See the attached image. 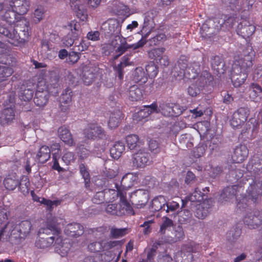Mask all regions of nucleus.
<instances>
[{"label":"nucleus","instance_id":"0eeeda50","mask_svg":"<svg viewBox=\"0 0 262 262\" xmlns=\"http://www.w3.org/2000/svg\"><path fill=\"white\" fill-rule=\"evenodd\" d=\"M250 114V111L247 107H241L235 112L231 119L230 124L233 127H238L243 124L247 120Z\"/></svg>","mask_w":262,"mask_h":262},{"label":"nucleus","instance_id":"680f3d73","mask_svg":"<svg viewBox=\"0 0 262 262\" xmlns=\"http://www.w3.org/2000/svg\"><path fill=\"white\" fill-rule=\"evenodd\" d=\"M160 110L158 111H161V113L165 116H172V103H162L160 106Z\"/></svg>","mask_w":262,"mask_h":262},{"label":"nucleus","instance_id":"20e7f679","mask_svg":"<svg viewBox=\"0 0 262 262\" xmlns=\"http://www.w3.org/2000/svg\"><path fill=\"white\" fill-rule=\"evenodd\" d=\"M254 57V50L252 48L248 47L242 54L235 59L232 68L249 73L253 66Z\"/></svg>","mask_w":262,"mask_h":262},{"label":"nucleus","instance_id":"6ab92c4d","mask_svg":"<svg viewBox=\"0 0 262 262\" xmlns=\"http://www.w3.org/2000/svg\"><path fill=\"white\" fill-rule=\"evenodd\" d=\"M258 127V123L256 120L250 119L242 129L241 135L243 137L251 139L253 138L256 133Z\"/></svg>","mask_w":262,"mask_h":262},{"label":"nucleus","instance_id":"39448f33","mask_svg":"<svg viewBox=\"0 0 262 262\" xmlns=\"http://www.w3.org/2000/svg\"><path fill=\"white\" fill-rule=\"evenodd\" d=\"M133 166L136 168H144L152 162L149 154L145 149H140L132 156Z\"/></svg>","mask_w":262,"mask_h":262},{"label":"nucleus","instance_id":"412c9836","mask_svg":"<svg viewBox=\"0 0 262 262\" xmlns=\"http://www.w3.org/2000/svg\"><path fill=\"white\" fill-rule=\"evenodd\" d=\"M248 73L232 68L231 79L235 87H239L243 84L247 78Z\"/></svg>","mask_w":262,"mask_h":262},{"label":"nucleus","instance_id":"7c9ffc66","mask_svg":"<svg viewBox=\"0 0 262 262\" xmlns=\"http://www.w3.org/2000/svg\"><path fill=\"white\" fill-rule=\"evenodd\" d=\"M188 66L186 58L184 56H181L173 68L172 72L178 73L177 76L181 77L183 76L184 72H185Z\"/></svg>","mask_w":262,"mask_h":262},{"label":"nucleus","instance_id":"c03bdc74","mask_svg":"<svg viewBox=\"0 0 262 262\" xmlns=\"http://www.w3.org/2000/svg\"><path fill=\"white\" fill-rule=\"evenodd\" d=\"M122 113L119 111L112 113L108 122L109 127L112 129L117 127L119 125Z\"/></svg>","mask_w":262,"mask_h":262},{"label":"nucleus","instance_id":"69168bd1","mask_svg":"<svg viewBox=\"0 0 262 262\" xmlns=\"http://www.w3.org/2000/svg\"><path fill=\"white\" fill-rule=\"evenodd\" d=\"M80 53H79L76 50H72L69 53L68 62L73 64L76 63L80 58Z\"/></svg>","mask_w":262,"mask_h":262},{"label":"nucleus","instance_id":"bb28decb","mask_svg":"<svg viewBox=\"0 0 262 262\" xmlns=\"http://www.w3.org/2000/svg\"><path fill=\"white\" fill-rule=\"evenodd\" d=\"M64 233L70 236H80L83 233V228L77 223L69 224L66 227Z\"/></svg>","mask_w":262,"mask_h":262},{"label":"nucleus","instance_id":"de8ad7c7","mask_svg":"<svg viewBox=\"0 0 262 262\" xmlns=\"http://www.w3.org/2000/svg\"><path fill=\"white\" fill-rule=\"evenodd\" d=\"M207 206V205L204 203L197 206L195 212V215L196 217L203 220L208 215L209 210Z\"/></svg>","mask_w":262,"mask_h":262},{"label":"nucleus","instance_id":"58836bf2","mask_svg":"<svg viewBox=\"0 0 262 262\" xmlns=\"http://www.w3.org/2000/svg\"><path fill=\"white\" fill-rule=\"evenodd\" d=\"M166 199L164 196L159 195L153 199L151 204V209L152 211H158L162 209L165 210Z\"/></svg>","mask_w":262,"mask_h":262},{"label":"nucleus","instance_id":"f8f14e48","mask_svg":"<svg viewBox=\"0 0 262 262\" xmlns=\"http://www.w3.org/2000/svg\"><path fill=\"white\" fill-rule=\"evenodd\" d=\"M29 6L30 3L28 0H11L9 4V8L13 10L17 15L26 14Z\"/></svg>","mask_w":262,"mask_h":262},{"label":"nucleus","instance_id":"f3484780","mask_svg":"<svg viewBox=\"0 0 262 262\" xmlns=\"http://www.w3.org/2000/svg\"><path fill=\"white\" fill-rule=\"evenodd\" d=\"M70 5L71 9L75 12L78 18L82 21H85L88 17L87 10L85 6L80 0H71Z\"/></svg>","mask_w":262,"mask_h":262},{"label":"nucleus","instance_id":"9d476101","mask_svg":"<svg viewBox=\"0 0 262 262\" xmlns=\"http://www.w3.org/2000/svg\"><path fill=\"white\" fill-rule=\"evenodd\" d=\"M241 188L238 185H234L224 188L220 195V201L222 203L232 202L236 198V194L239 191Z\"/></svg>","mask_w":262,"mask_h":262},{"label":"nucleus","instance_id":"dca6fc26","mask_svg":"<svg viewBox=\"0 0 262 262\" xmlns=\"http://www.w3.org/2000/svg\"><path fill=\"white\" fill-rule=\"evenodd\" d=\"M130 198L133 204L138 207H142L148 202V192L145 190L138 189L132 193Z\"/></svg>","mask_w":262,"mask_h":262},{"label":"nucleus","instance_id":"5fc2aeb1","mask_svg":"<svg viewBox=\"0 0 262 262\" xmlns=\"http://www.w3.org/2000/svg\"><path fill=\"white\" fill-rule=\"evenodd\" d=\"M30 185L29 179L27 177L23 176L20 180L19 179V185L18 187L21 192L28 193Z\"/></svg>","mask_w":262,"mask_h":262},{"label":"nucleus","instance_id":"864d4df0","mask_svg":"<svg viewBox=\"0 0 262 262\" xmlns=\"http://www.w3.org/2000/svg\"><path fill=\"white\" fill-rule=\"evenodd\" d=\"M33 95V91L32 89L21 87L19 94V97L21 100L28 101L32 98Z\"/></svg>","mask_w":262,"mask_h":262},{"label":"nucleus","instance_id":"7ed1b4c3","mask_svg":"<svg viewBox=\"0 0 262 262\" xmlns=\"http://www.w3.org/2000/svg\"><path fill=\"white\" fill-rule=\"evenodd\" d=\"M62 238L48 228H40L38 231V238L36 241V246L40 249H45L55 244L61 243Z\"/></svg>","mask_w":262,"mask_h":262},{"label":"nucleus","instance_id":"a19ab883","mask_svg":"<svg viewBox=\"0 0 262 262\" xmlns=\"http://www.w3.org/2000/svg\"><path fill=\"white\" fill-rule=\"evenodd\" d=\"M128 96L132 101L140 100L143 96L142 91L137 85H132L129 89Z\"/></svg>","mask_w":262,"mask_h":262},{"label":"nucleus","instance_id":"393cba45","mask_svg":"<svg viewBox=\"0 0 262 262\" xmlns=\"http://www.w3.org/2000/svg\"><path fill=\"white\" fill-rule=\"evenodd\" d=\"M146 41L144 38H142L138 42L135 44L129 45L125 40V38H124L121 44L117 47V52L119 53L118 56L122 55L127 50L129 49H133L135 50L143 47L146 43Z\"/></svg>","mask_w":262,"mask_h":262},{"label":"nucleus","instance_id":"5701e85b","mask_svg":"<svg viewBox=\"0 0 262 262\" xmlns=\"http://www.w3.org/2000/svg\"><path fill=\"white\" fill-rule=\"evenodd\" d=\"M13 104L10 107H6L1 113L0 116V123L3 125H8L15 119V112L13 107Z\"/></svg>","mask_w":262,"mask_h":262},{"label":"nucleus","instance_id":"f257e3e1","mask_svg":"<svg viewBox=\"0 0 262 262\" xmlns=\"http://www.w3.org/2000/svg\"><path fill=\"white\" fill-rule=\"evenodd\" d=\"M58 75L52 72L49 77L38 81L34 98V102L37 106L43 107L46 105L50 94L54 93L58 86Z\"/></svg>","mask_w":262,"mask_h":262},{"label":"nucleus","instance_id":"ea45409f","mask_svg":"<svg viewBox=\"0 0 262 262\" xmlns=\"http://www.w3.org/2000/svg\"><path fill=\"white\" fill-rule=\"evenodd\" d=\"M51 156V150L47 146H42L38 152L36 158L38 161L41 163H45Z\"/></svg>","mask_w":262,"mask_h":262},{"label":"nucleus","instance_id":"2eb2a0df","mask_svg":"<svg viewBox=\"0 0 262 262\" xmlns=\"http://www.w3.org/2000/svg\"><path fill=\"white\" fill-rule=\"evenodd\" d=\"M102 29L108 36L120 34L121 32L120 23L115 19H110L103 24Z\"/></svg>","mask_w":262,"mask_h":262},{"label":"nucleus","instance_id":"ddd939ff","mask_svg":"<svg viewBox=\"0 0 262 262\" xmlns=\"http://www.w3.org/2000/svg\"><path fill=\"white\" fill-rule=\"evenodd\" d=\"M193 248L191 245H185L182 250L177 252L174 256L176 262H192L193 261Z\"/></svg>","mask_w":262,"mask_h":262},{"label":"nucleus","instance_id":"338daca9","mask_svg":"<svg viewBox=\"0 0 262 262\" xmlns=\"http://www.w3.org/2000/svg\"><path fill=\"white\" fill-rule=\"evenodd\" d=\"M92 202L95 204H100L103 203L105 201V193L103 191L96 193L92 199Z\"/></svg>","mask_w":262,"mask_h":262},{"label":"nucleus","instance_id":"cd10ccee","mask_svg":"<svg viewBox=\"0 0 262 262\" xmlns=\"http://www.w3.org/2000/svg\"><path fill=\"white\" fill-rule=\"evenodd\" d=\"M4 185L8 190H13L19 185V177L15 173L8 174L4 180Z\"/></svg>","mask_w":262,"mask_h":262},{"label":"nucleus","instance_id":"4c0bfd02","mask_svg":"<svg viewBox=\"0 0 262 262\" xmlns=\"http://www.w3.org/2000/svg\"><path fill=\"white\" fill-rule=\"evenodd\" d=\"M133 80L136 83H144L147 80V76L142 67L137 68L133 74Z\"/></svg>","mask_w":262,"mask_h":262},{"label":"nucleus","instance_id":"9b49d317","mask_svg":"<svg viewBox=\"0 0 262 262\" xmlns=\"http://www.w3.org/2000/svg\"><path fill=\"white\" fill-rule=\"evenodd\" d=\"M262 194V182L259 180H253L249 183L247 190V196L249 199L255 201Z\"/></svg>","mask_w":262,"mask_h":262},{"label":"nucleus","instance_id":"a18cd8bd","mask_svg":"<svg viewBox=\"0 0 262 262\" xmlns=\"http://www.w3.org/2000/svg\"><path fill=\"white\" fill-rule=\"evenodd\" d=\"M179 202H182V208L185 207L186 203L184 200L180 199H177V201H171L168 202H166L165 204L166 209L165 210L166 212L169 211H174L180 208Z\"/></svg>","mask_w":262,"mask_h":262},{"label":"nucleus","instance_id":"a211bd4d","mask_svg":"<svg viewBox=\"0 0 262 262\" xmlns=\"http://www.w3.org/2000/svg\"><path fill=\"white\" fill-rule=\"evenodd\" d=\"M247 169L254 174L261 173L262 172V155L254 156L247 164Z\"/></svg>","mask_w":262,"mask_h":262},{"label":"nucleus","instance_id":"1a4fd4ad","mask_svg":"<svg viewBox=\"0 0 262 262\" xmlns=\"http://www.w3.org/2000/svg\"><path fill=\"white\" fill-rule=\"evenodd\" d=\"M117 195L120 198V203L118 205V215L124 214L130 209V206L125 197V192L122 190L118 184H115Z\"/></svg>","mask_w":262,"mask_h":262},{"label":"nucleus","instance_id":"a878e982","mask_svg":"<svg viewBox=\"0 0 262 262\" xmlns=\"http://www.w3.org/2000/svg\"><path fill=\"white\" fill-rule=\"evenodd\" d=\"M248 149L245 145H240L234 149L232 159L236 163H241L248 157Z\"/></svg>","mask_w":262,"mask_h":262},{"label":"nucleus","instance_id":"3c124183","mask_svg":"<svg viewBox=\"0 0 262 262\" xmlns=\"http://www.w3.org/2000/svg\"><path fill=\"white\" fill-rule=\"evenodd\" d=\"M79 170L81 175L84 180L85 186L88 188L90 186V183L91 181L90 175L86 166L83 163L79 165Z\"/></svg>","mask_w":262,"mask_h":262},{"label":"nucleus","instance_id":"473e14b6","mask_svg":"<svg viewBox=\"0 0 262 262\" xmlns=\"http://www.w3.org/2000/svg\"><path fill=\"white\" fill-rule=\"evenodd\" d=\"M58 135L61 140L65 143L72 146L75 144L70 130L64 126L58 128Z\"/></svg>","mask_w":262,"mask_h":262},{"label":"nucleus","instance_id":"6e6d98bb","mask_svg":"<svg viewBox=\"0 0 262 262\" xmlns=\"http://www.w3.org/2000/svg\"><path fill=\"white\" fill-rule=\"evenodd\" d=\"M95 78V75L91 69L84 70L83 73V80L85 85L91 84Z\"/></svg>","mask_w":262,"mask_h":262},{"label":"nucleus","instance_id":"4468645a","mask_svg":"<svg viewBox=\"0 0 262 262\" xmlns=\"http://www.w3.org/2000/svg\"><path fill=\"white\" fill-rule=\"evenodd\" d=\"M85 137L89 139L94 140L96 138L103 139L105 135L102 128L95 124H89L84 130Z\"/></svg>","mask_w":262,"mask_h":262},{"label":"nucleus","instance_id":"0e129e2a","mask_svg":"<svg viewBox=\"0 0 262 262\" xmlns=\"http://www.w3.org/2000/svg\"><path fill=\"white\" fill-rule=\"evenodd\" d=\"M44 15V10L41 6L38 7L34 12V19L35 23H39L43 18Z\"/></svg>","mask_w":262,"mask_h":262},{"label":"nucleus","instance_id":"b1692460","mask_svg":"<svg viewBox=\"0 0 262 262\" xmlns=\"http://www.w3.org/2000/svg\"><path fill=\"white\" fill-rule=\"evenodd\" d=\"M157 113H158V111L156 104H152L150 105H145L143 108L134 115V119L138 121H140L142 119L147 117L151 114Z\"/></svg>","mask_w":262,"mask_h":262},{"label":"nucleus","instance_id":"423d86ee","mask_svg":"<svg viewBox=\"0 0 262 262\" xmlns=\"http://www.w3.org/2000/svg\"><path fill=\"white\" fill-rule=\"evenodd\" d=\"M32 229V224L30 221H23L12 230L11 235L15 238L25 239L29 235Z\"/></svg>","mask_w":262,"mask_h":262},{"label":"nucleus","instance_id":"37998d69","mask_svg":"<svg viewBox=\"0 0 262 262\" xmlns=\"http://www.w3.org/2000/svg\"><path fill=\"white\" fill-rule=\"evenodd\" d=\"M241 234V230L239 228L237 227H233L227 233V240L232 244L235 242Z\"/></svg>","mask_w":262,"mask_h":262},{"label":"nucleus","instance_id":"052dcab7","mask_svg":"<svg viewBox=\"0 0 262 262\" xmlns=\"http://www.w3.org/2000/svg\"><path fill=\"white\" fill-rule=\"evenodd\" d=\"M203 195L204 193L198 188H196L191 195L186 198V200L192 202H200L203 200Z\"/></svg>","mask_w":262,"mask_h":262},{"label":"nucleus","instance_id":"e2e57ef3","mask_svg":"<svg viewBox=\"0 0 262 262\" xmlns=\"http://www.w3.org/2000/svg\"><path fill=\"white\" fill-rule=\"evenodd\" d=\"M146 75H148L149 77L151 78H154L158 74V68L157 66L155 64V63L152 62H150L146 66Z\"/></svg>","mask_w":262,"mask_h":262},{"label":"nucleus","instance_id":"aec40b11","mask_svg":"<svg viewBox=\"0 0 262 262\" xmlns=\"http://www.w3.org/2000/svg\"><path fill=\"white\" fill-rule=\"evenodd\" d=\"M64 223V220L60 217L52 216L50 215L47 219V226L42 228H48L52 232L58 235L61 226Z\"/></svg>","mask_w":262,"mask_h":262},{"label":"nucleus","instance_id":"c9c22d12","mask_svg":"<svg viewBox=\"0 0 262 262\" xmlns=\"http://www.w3.org/2000/svg\"><path fill=\"white\" fill-rule=\"evenodd\" d=\"M79 33L73 32L71 29V32L63 38V43L68 47L72 46L74 43L77 44L79 41Z\"/></svg>","mask_w":262,"mask_h":262},{"label":"nucleus","instance_id":"4d7b16f0","mask_svg":"<svg viewBox=\"0 0 262 262\" xmlns=\"http://www.w3.org/2000/svg\"><path fill=\"white\" fill-rule=\"evenodd\" d=\"M60 201L54 200L51 201L45 198H41L40 203L43 204L47 208V209L51 211L54 207H56L60 204Z\"/></svg>","mask_w":262,"mask_h":262},{"label":"nucleus","instance_id":"e433bc0d","mask_svg":"<svg viewBox=\"0 0 262 262\" xmlns=\"http://www.w3.org/2000/svg\"><path fill=\"white\" fill-rule=\"evenodd\" d=\"M124 150V144L122 142L118 141L115 142L110 149V154L114 159H118L121 157Z\"/></svg>","mask_w":262,"mask_h":262},{"label":"nucleus","instance_id":"f03ea898","mask_svg":"<svg viewBox=\"0 0 262 262\" xmlns=\"http://www.w3.org/2000/svg\"><path fill=\"white\" fill-rule=\"evenodd\" d=\"M14 29L0 27V34L7 37L8 41L13 45L17 43L19 39L25 40L29 35V23L25 19L17 20Z\"/></svg>","mask_w":262,"mask_h":262},{"label":"nucleus","instance_id":"c756f323","mask_svg":"<svg viewBox=\"0 0 262 262\" xmlns=\"http://www.w3.org/2000/svg\"><path fill=\"white\" fill-rule=\"evenodd\" d=\"M200 71V64L198 62L190 63L186 70L184 72L183 76L188 79H194Z\"/></svg>","mask_w":262,"mask_h":262},{"label":"nucleus","instance_id":"bf43d9fd","mask_svg":"<svg viewBox=\"0 0 262 262\" xmlns=\"http://www.w3.org/2000/svg\"><path fill=\"white\" fill-rule=\"evenodd\" d=\"M241 0H223L224 3L231 10L239 11L241 10Z\"/></svg>","mask_w":262,"mask_h":262},{"label":"nucleus","instance_id":"72a5a7b5","mask_svg":"<svg viewBox=\"0 0 262 262\" xmlns=\"http://www.w3.org/2000/svg\"><path fill=\"white\" fill-rule=\"evenodd\" d=\"M213 80L211 74L207 71H203L195 82L199 88L202 89L208 85Z\"/></svg>","mask_w":262,"mask_h":262},{"label":"nucleus","instance_id":"c85d7f7f","mask_svg":"<svg viewBox=\"0 0 262 262\" xmlns=\"http://www.w3.org/2000/svg\"><path fill=\"white\" fill-rule=\"evenodd\" d=\"M72 92L71 89L67 88L63 92L60 98L61 110L66 112L68 109V106L72 101Z\"/></svg>","mask_w":262,"mask_h":262},{"label":"nucleus","instance_id":"f704fd0d","mask_svg":"<svg viewBox=\"0 0 262 262\" xmlns=\"http://www.w3.org/2000/svg\"><path fill=\"white\" fill-rule=\"evenodd\" d=\"M138 177L133 173H128L124 176L121 181V186H119L121 189L124 191V189L127 188H129L134 185V183L137 181Z\"/></svg>","mask_w":262,"mask_h":262},{"label":"nucleus","instance_id":"2f4dec72","mask_svg":"<svg viewBox=\"0 0 262 262\" xmlns=\"http://www.w3.org/2000/svg\"><path fill=\"white\" fill-rule=\"evenodd\" d=\"M212 68L218 74H223L225 71V63L222 58L219 56H213L210 59Z\"/></svg>","mask_w":262,"mask_h":262},{"label":"nucleus","instance_id":"603ef678","mask_svg":"<svg viewBox=\"0 0 262 262\" xmlns=\"http://www.w3.org/2000/svg\"><path fill=\"white\" fill-rule=\"evenodd\" d=\"M126 143L130 150L135 149L139 146V137L136 135H130L126 137Z\"/></svg>","mask_w":262,"mask_h":262},{"label":"nucleus","instance_id":"774afa93","mask_svg":"<svg viewBox=\"0 0 262 262\" xmlns=\"http://www.w3.org/2000/svg\"><path fill=\"white\" fill-rule=\"evenodd\" d=\"M76 159L74 152L71 151H66L62 156V160L67 164L69 165L72 162H74Z\"/></svg>","mask_w":262,"mask_h":262},{"label":"nucleus","instance_id":"09e8293b","mask_svg":"<svg viewBox=\"0 0 262 262\" xmlns=\"http://www.w3.org/2000/svg\"><path fill=\"white\" fill-rule=\"evenodd\" d=\"M55 246L56 252L62 257L67 255L70 248V243L68 242H61L59 244H55Z\"/></svg>","mask_w":262,"mask_h":262},{"label":"nucleus","instance_id":"4be33fe9","mask_svg":"<svg viewBox=\"0 0 262 262\" xmlns=\"http://www.w3.org/2000/svg\"><path fill=\"white\" fill-rule=\"evenodd\" d=\"M255 30V27L246 20H243L238 25L237 28V34L243 37L246 38L251 36Z\"/></svg>","mask_w":262,"mask_h":262},{"label":"nucleus","instance_id":"79ce46f5","mask_svg":"<svg viewBox=\"0 0 262 262\" xmlns=\"http://www.w3.org/2000/svg\"><path fill=\"white\" fill-rule=\"evenodd\" d=\"M178 215V221L181 224H189L192 220V213L187 209H184L179 212Z\"/></svg>","mask_w":262,"mask_h":262},{"label":"nucleus","instance_id":"13d9d810","mask_svg":"<svg viewBox=\"0 0 262 262\" xmlns=\"http://www.w3.org/2000/svg\"><path fill=\"white\" fill-rule=\"evenodd\" d=\"M222 23L220 24V28L221 29L222 27H224V26H225L226 28H232L236 23H237V18L234 16H229L226 18L225 17L224 21L222 20Z\"/></svg>","mask_w":262,"mask_h":262},{"label":"nucleus","instance_id":"49530a36","mask_svg":"<svg viewBox=\"0 0 262 262\" xmlns=\"http://www.w3.org/2000/svg\"><path fill=\"white\" fill-rule=\"evenodd\" d=\"M13 72V69L7 64L0 65V83L6 81Z\"/></svg>","mask_w":262,"mask_h":262},{"label":"nucleus","instance_id":"6e6552de","mask_svg":"<svg viewBox=\"0 0 262 262\" xmlns=\"http://www.w3.org/2000/svg\"><path fill=\"white\" fill-rule=\"evenodd\" d=\"M243 222L249 229H256L262 225V216L257 212H248L243 217Z\"/></svg>","mask_w":262,"mask_h":262},{"label":"nucleus","instance_id":"8fccbe9b","mask_svg":"<svg viewBox=\"0 0 262 262\" xmlns=\"http://www.w3.org/2000/svg\"><path fill=\"white\" fill-rule=\"evenodd\" d=\"M165 51V49L164 48L154 49L148 52V57L151 59L156 60L158 62Z\"/></svg>","mask_w":262,"mask_h":262}]
</instances>
